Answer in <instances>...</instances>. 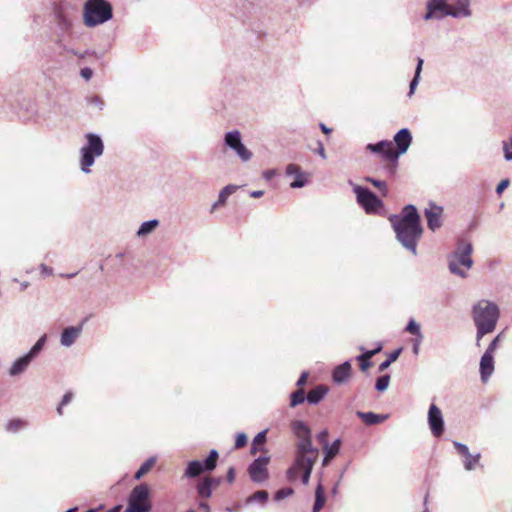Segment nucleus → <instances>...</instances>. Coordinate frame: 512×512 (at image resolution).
I'll return each instance as SVG.
<instances>
[{
	"instance_id": "dca6fc26",
	"label": "nucleus",
	"mask_w": 512,
	"mask_h": 512,
	"mask_svg": "<svg viewBox=\"0 0 512 512\" xmlns=\"http://www.w3.org/2000/svg\"><path fill=\"white\" fill-rule=\"evenodd\" d=\"M448 15V4L446 0H430L427 5L425 19L443 18Z\"/></svg>"
},
{
	"instance_id": "a211bd4d",
	"label": "nucleus",
	"mask_w": 512,
	"mask_h": 512,
	"mask_svg": "<svg viewBox=\"0 0 512 512\" xmlns=\"http://www.w3.org/2000/svg\"><path fill=\"white\" fill-rule=\"evenodd\" d=\"M443 208L435 204H430L429 208L425 209V216L427 219V225L429 229L435 231L441 226V215Z\"/></svg>"
},
{
	"instance_id": "7c9ffc66",
	"label": "nucleus",
	"mask_w": 512,
	"mask_h": 512,
	"mask_svg": "<svg viewBox=\"0 0 512 512\" xmlns=\"http://www.w3.org/2000/svg\"><path fill=\"white\" fill-rule=\"evenodd\" d=\"M226 144L232 149L237 148L241 144L240 133L238 131H232L225 136Z\"/></svg>"
},
{
	"instance_id": "603ef678",
	"label": "nucleus",
	"mask_w": 512,
	"mask_h": 512,
	"mask_svg": "<svg viewBox=\"0 0 512 512\" xmlns=\"http://www.w3.org/2000/svg\"><path fill=\"white\" fill-rule=\"evenodd\" d=\"M317 441L324 447L328 444V431L323 430L317 435Z\"/></svg>"
},
{
	"instance_id": "37998d69",
	"label": "nucleus",
	"mask_w": 512,
	"mask_h": 512,
	"mask_svg": "<svg viewBox=\"0 0 512 512\" xmlns=\"http://www.w3.org/2000/svg\"><path fill=\"white\" fill-rule=\"evenodd\" d=\"M293 493H294V490L292 488H289V487L282 488L276 492L275 499L281 500V499H284L286 497L293 495Z\"/></svg>"
},
{
	"instance_id": "393cba45",
	"label": "nucleus",
	"mask_w": 512,
	"mask_h": 512,
	"mask_svg": "<svg viewBox=\"0 0 512 512\" xmlns=\"http://www.w3.org/2000/svg\"><path fill=\"white\" fill-rule=\"evenodd\" d=\"M81 328L77 327H68L64 329L61 335V343L65 346H70L73 344L80 334Z\"/></svg>"
},
{
	"instance_id": "c756f323",
	"label": "nucleus",
	"mask_w": 512,
	"mask_h": 512,
	"mask_svg": "<svg viewBox=\"0 0 512 512\" xmlns=\"http://www.w3.org/2000/svg\"><path fill=\"white\" fill-rule=\"evenodd\" d=\"M197 492L201 498L209 499L212 496L213 488L207 483V481L203 478L197 484Z\"/></svg>"
},
{
	"instance_id": "8fccbe9b",
	"label": "nucleus",
	"mask_w": 512,
	"mask_h": 512,
	"mask_svg": "<svg viewBox=\"0 0 512 512\" xmlns=\"http://www.w3.org/2000/svg\"><path fill=\"white\" fill-rule=\"evenodd\" d=\"M251 498L256 501L265 502L268 499V493L265 490L257 491Z\"/></svg>"
},
{
	"instance_id": "7ed1b4c3",
	"label": "nucleus",
	"mask_w": 512,
	"mask_h": 512,
	"mask_svg": "<svg viewBox=\"0 0 512 512\" xmlns=\"http://www.w3.org/2000/svg\"><path fill=\"white\" fill-rule=\"evenodd\" d=\"M471 315L476 327V346L480 347L481 339L496 329L500 309L495 302L480 300L472 306Z\"/></svg>"
},
{
	"instance_id": "4d7b16f0",
	"label": "nucleus",
	"mask_w": 512,
	"mask_h": 512,
	"mask_svg": "<svg viewBox=\"0 0 512 512\" xmlns=\"http://www.w3.org/2000/svg\"><path fill=\"white\" fill-rule=\"evenodd\" d=\"M400 353H401L400 349L390 353V355L388 357V360L390 361V363L396 361V359L399 357Z\"/></svg>"
},
{
	"instance_id": "b1692460",
	"label": "nucleus",
	"mask_w": 512,
	"mask_h": 512,
	"mask_svg": "<svg viewBox=\"0 0 512 512\" xmlns=\"http://www.w3.org/2000/svg\"><path fill=\"white\" fill-rule=\"evenodd\" d=\"M357 416L366 424V425H375L379 424L386 420L387 416L375 414L373 412H357Z\"/></svg>"
},
{
	"instance_id": "c9c22d12",
	"label": "nucleus",
	"mask_w": 512,
	"mask_h": 512,
	"mask_svg": "<svg viewBox=\"0 0 512 512\" xmlns=\"http://www.w3.org/2000/svg\"><path fill=\"white\" fill-rule=\"evenodd\" d=\"M503 339H504V332L502 331L491 340L488 347L486 348V351L494 354L495 351L497 350V348L499 347L500 343L503 341Z\"/></svg>"
},
{
	"instance_id": "a18cd8bd",
	"label": "nucleus",
	"mask_w": 512,
	"mask_h": 512,
	"mask_svg": "<svg viewBox=\"0 0 512 512\" xmlns=\"http://www.w3.org/2000/svg\"><path fill=\"white\" fill-rule=\"evenodd\" d=\"M247 444V436L244 433H238L235 440V448H243Z\"/></svg>"
},
{
	"instance_id": "9b49d317",
	"label": "nucleus",
	"mask_w": 512,
	"mask_h": 512,
	"mask_svg": "<svg viewBox=\"0 0 512 512\" xmlns=\"http://www.w3.org/2000/svg\"><path fill=\"white\" fill-rule=\"evenodd\" d=\"M358 203L367 213H374L383 205L382 201L370 190L357 186L355 187Z\"/></svg>"
},
{
	"instance_id": "a878e982",
	"label": "nucleus",
	"mask_w": 512,
	"mask_h": 512,
	"mask_svg": "<svg viewBox=\"0 0 512 512\" xmlns=\"http://www.w3.org/2000/svg\"><path fill=\"white\" fill-rule=\"evenodd\" d=\"M31 360V355L27 354L16 360L10 368V375L16 376L22 373L28 367Z\"/></svg>"
},
{
	"instance_id": "bb28decb",
	"label": "nucleus",
	"mask_w": 512,
	"mask_h": 512,
	"mask_svg": "<svg viewBox=\"0 0 512 512\" xmlns=\"http://www.w3.org/2000/svg\"><path fill=\"white\" fill-rule=\"evenodd\" d=\"M326 503V496L324 487L318 484L315 490V503L313 506V512H320Z\"/></svg>"
},
{
	"instance_id": "052dcab7",
	"label": "nucleus",
	"mask_w": 512,
	"mask_h": 512,
	"mask_svg": "<svg viewBox=\"0 0 512 512\" xmlns=\"http://www.w3.org/2000/svg\"><path fill=\"white\" fill-rule=\"evenodd\" d=\"M262 195H263V191H260V190H258V191H253V192L251 193V197H253V198H259V197H261Z\"/></svg>"
},
{
	"instance_id": "20e7f679",
	"label": "nucleus",
	"mask_w": 512,
	"mask_h": 512,
	"mask_svg": "<svg viewBox=\"0 0 512 512\" xmlns=\"http://www.w3.org/2000/svg\"><path fill=\"white\" fill-rule=\"evenodd\" d=\"M472 253V242L465 236L456 237L455 249L450 253V274L466 279L474 264Z\"/></svg>"
},
{
	"instance_id": "58836bf2",
	"label": "nucleus",
	"mask_w": 512,
	"mask_h": 512,
	"mask_svg": "<svg viewBox=\"0 0 512 512\" xmlns=\"http://www.w3.org/2000/svg\"><path fill=\"white\" fill-rule=\"evenodd\" d=\"M234 150L236 151L238 156L244 161L249 160L252 156V153L242 143Z\"/></svg>"
},
{
	"instance_id": "09e8293b",
	"label": "nucleus",
	"mask_w": 512,
	"mask_h": 512,
	"mask_svg": "<svg viewBox=\"0 0 512 512\" xmlns=\"http://www.w3.org/2000/svg\"><path fill=\"white\" fill-rule=\"evenodd\" d=\"M43 343L44 338L39 339L27 355H31V359H33V357L42 349Z\"/></svg>"
},
{
	"instance_id": "f257e3e1",
	"label": "nucleus",
	"mask_w": 512,
	"mask_h": 512,
	"mask_svg": "<svg viewBox=\"0 0 512 512\" xmlns=\"http://www.w3.org/2000/svg\"><path fill=\"white\" fill-rule=\"evenodd\" d=\"M398 241L416 254L417 243L420 240L423 227L420 215L414 205H406L398 215L389 217Z\"/></svg>"
},
{
	"instance_id": "1a4fd4ad",
	"label": "nucleus",
	"mask_w": 512,
	"mask_h": 512,
	"mask_svg": "<svg viewBox=\"0 0 512 512\" xmlns=\"http://www.w3.org/2000/svg\"><path fill=\"white\" fill-rule=\"evenodd\" d=\"M291 429L298 438L295 452L318 457L319 451L312 445L310 428L303 421H294L291 424Z\"/></svg>"
},
{
	"instance_id": "f704fd0d",
	"label": "nucleus",
	"mask_w": 512,
	"mask_h": 512,
	"mask_svg": "<svg viewBox=\"0 0 512 512\" xmlns=\"http://www.w3.org/2000/svg\"><path fill=\"white\" fill-rule=\"evenodd\" d=\"M157 226H158L157 220H151V221L144 222L138 230V235L139 236L146 235V234L150 233L151 231H153Z\"/></svg>"
},
{
	"instance_id": "79ce46f5",
	"label": "nucleus",
	"mask_w": 512,
	"mask_h": 512,
	"mask_svg": "<svg viewBox=\"0 0 512 512\" xmlns=\"http://www.w3.org/2000/svg\"><path fill=\"white\" fill-rule=\"evenodd\" d=\"M25 426V422L20 420V419H13L11 420L8 425H7V429L9 431H17L19 430L20 428L24 427Z\"/></svg>"
},
{
	"instance_id": "ddd939ff",
	"label": "nucleus",
	"mask_w": 512,
	"mask_h": 512,
	"mask_svg": "<svg viewBox=\"0 0 512 512\" xmlns=\"http://www.w3.org/2000/svg\"><path fill=\"white\" fill-rule=\"evenodd\" d=\"M270 458L268 456H260L255 459L248 467V473L252 481L260 483L268 479V464Z\"/></svg>"
},
{
	"instance_id": "0e129e2a",
	"label": "nucleus",
	"mask_w": 512,
	"mask_h": 512,
	"mask_svg": "<svg viewBox=\"0 0 512 512\" xmlns=\"http://www.w3.org/2000/svg\"><path fill=\"white\" fill-rule=\"evenodd\" d=\"M66 512H77V508L76 507L75 508H71V509L67 510Z\"/></svg>"
},
{
	"instance_id": "864d4df0",
	"label": "nucleus",
	"mask_w": 512,
	"mask_h": 512,
	"mask_svg": "<svg viewBox=\"0 0 512 512\" xmlns=\"http://www.w3.org/2000/svg\"><path fill=\"white\" fill-rule=\"evenodd\" d=\"M235 469L234 467H230L227 471L226 479L229 483H233L235 480Z\"/></svg>"
},
{
	"instance_id": "72a5a7b5",
	"label": "nucleus",
	"mask_w": 512,
	"mask_h": 512,
	"mask_svg": "<svg viewBox=\"0 0 512 512\" xmlns=\"http://www.w3.org/2000/svg\"><path fill=\"white\" fill-rule=\"evenodd\" d=\"M305 401V391L300 388L291 394L290 405L295 407Z\"/></svg>"
},
{
	"instance_id": "5701e85b",
	"label": "nucleus",
	"mask_w": 512,
	"mask_h": 512,
	"mask_svg": "<svg viewBox=\"0 0 512 512\" xmlns=\"http://www.w3.org/2000/svg\"><path fill=\"white\" fill-rule=\"evenodd\" d=\"M340 445L341 441L337 439L331 445L328 443L327 446L323 447V450L325 452L323 466L328 465L329 462L338 454Z\"/></svg>"
},
{
	"instance_id": "2f4dec72",
	"label": "nucleus",
	"mask_w": 512,
	"mask_h": 512,
	"mask_svg": "<svg viewBox=\"0 0 512 512\" xmlns=\"http://www.w3.org/2000/svg\"><path fill=\"white\" fill-rule=\"evenodd\" d=\"M266 442V431L259 432L253 439L252 446H251V454L255 455L259 447L264 445Z\"/></svg>"
},
{
	"instance_id": "69168bd1",
	"label": "nucleus",
	"mask_w": 512,
	"mask_h": 512,
	"mask_svg": "<svg viewBox=\"0 0 512 512\" xmlns=\"http://www.w3.org/2000/svg\"><path fill=\"white\" fill-rule=\"evenodd\" d=\"M66 512H77V508L76 507L75 508H71V509L67 510Z\"/></svg>"
},
{
	"instance_id": "cd10ccee",
	"label": "nucleus",
	"mask_w": 512,
	"mask_h": 512,
	"mask_svg": "<svg viewBox=\"0 0 512 512\" xmlns=\"http://www.w3.org/2000/svg\"><path fill=\"white\" fill-rule=\"evenodd\" d=\"M236 190V186L228 185L224 187L220 193L217 202L212 206L211 212H213L218 206H222L226 203L227 198Z\"/></svg>"
},
{
	"instance_id": "de8ad7c7",
	"label": "nucleus",
	"mask_w": 512,
	"mask_h": 512,
	"mask_svg": "<svg viewBox=\"0 0 512 512\" xmlns=\"http://www.w3.org/2000/svg\"><path fill=\"white\" fill-rule=\"evenodd\" d=\"M406 330H407L409 333L413 334V335L420 336V327H419V325H418L415 321H413V320H411V321L408 323V325H407V327H406Z\"/></svg>"
},
{
	"instance_id": "0eeeda50",
	"label": "nucleus",
	"mask_w": 512,
	"mask_h": 512,
	"mask_svg": "<svg viewBox=\"0 0 512 512\" xmlns=\"http://www.w3.org/2000/svg\"><path fill=\"white\" fill-rule=\"evenodd\" d=\"M317 459L318 457H313L312 455L299 454L295 452L294 462L286 472L287 480L289 482H294L301 476L302 483L307 485Z\"/></svg>"
},
{
	"instance_id": "f3484780",
	"label": "nucleus",
	"mask_w": 512,
	"mask_h": 512,
	"mask_svg": "<svg viewBox=\"0 0 512 512\" xmlns=\"http://www.w3.org/2000/svg\"><path fill=\"white\" fill-rule=\"evenodd\" d=\"M471 14L470 0H450V17L461 19Z\"/></svg>"
},
{
	"instance_id": "473e14b6",
	"label": "nucleus",
	"mask_w": 512,
	"mask_h": 512,
	"mask_svg": "<svg viewBox=\"0 0 512 512\" xmlns=\"http://www.w3.org/2000/svg\"><path fill=\"white\" fill-rule=\"evenodd\" d=\"M422 66H423V59L422 58H418L417 59V67H416V71H415V76H414V78L412 79V81L410 83V92H409L410 95L414 93L415 87L418 84L419 76H420V73L422 71Z\"/></svg>"
},
{
	"instance_id": "2eb2a0df",
	"label": "nucleus",
	"mask_w": 512,
	"mask_h": 512,
	"mask_svg": "<svg viewBox=\"0 0 512 512\" xmlns=\"http://www.w3.org/2000/svg\"><path fill=\"white\" fill-rule=\"evenodd\" d=\"M494 354L485 350L480 358L479 372L483 383H486L494 372Z\"/></svg>"
},
{
	"instance_id": "774afa93",
	"label": "nucleus",
	"mask_w": 512,
	"mask_h": 512,
	"mask_svg": "<svg viewBox=\"0 0 512 512\" xmlns=\"http://www.w3.org/2000/svg\"><path fill=\"white\" fill-rule=\"evenodd\" d=\"M96 511H97L96 509H89L86 512H96Z\"/></svg>"
},
{
	"instance_id": "6e6552de",
	"label": "nucleus",
	"mask_w": 512,
	"mask_h": 512,
	"mask_svg": "<svg viewBox=\"0 0 512 512\" xmlns=\"http://www.w3.org/2000/svg\"><path fill=\"white\" fill-rule=\"evenodd\" d=\"M87 146L81 149V169L85 173H89L90 167L94 164V158L103 154L104 145L101 138L95 134L88 133L86 135Z\"/></svg>"
},
{
	"instance_id": "49530a36",
	"label": "nucleus",
	"mask_w": 512,
	"mask_h": 512,
	"mask_svg": "<svg viewBox=\"0 0 512 512\" xmlns=\"http://www.w3.org/2000/svg\"><path fill=\"white\" fill-rule=\"evenodd\" d=\"M57 18L62 28H69L71 26V21L62 13L61 10L57 11Z\"/></svg>"
},
{
	"instance_id": "680f3d73",
	"label": "nucleus",
	"mask_w": 512,
	"mask_h": 512,
	"mask_svg": "<svg viewBox=\"0 0 512 512\" xmlns=\"http://www.w3.org/2000/svg\"><path fill=\"white\" fill-rule=\"evenodd\" d=\"M318 145H319V150H318V152H319V154L324 158V157H325L324 147H323V145H322V143H321V142H318Z\"/></svg>"
},
{
	"instance_id": "6e6d98bb",
	"label": "nucleus",
	"mask_w": 512,
	"mask_h": 512,
	"mask_svg": "<svg viewBox=\"0 0 512 512\" xmlns=\"http://www.w3.org/2000/svg\"><path fill=\"white\" fill-rule=\"evenodd\" d=\"M81 76L85 78L86 80H89L92 76V71L89 68H83L81 70Z\"/></svg>"
},
{
	"instance_id": "aec40b11",
	"label": "nucleus",
	"mask_w": 512,
	"mask_h": 512,
	"mask_svg": "<svg viewBox=\"0 0 512 512\" xmlns=\"http://www.w3.org/2000/svg\"><path fill=\"white\" fill-rule=\"evenodd\" d=\"M286 174L289 176L295 175V180L291 183V187H303L307 181L305 175L301 173L300 167L296 164H289L286 168Z\"/></svg>"
},
{
	"instance_id": "412c9836",
	"label": "nucleus",
	"mask_w": 512,
	"mask_h": 512,
	"mask_svg": "<svg viewBox=\"0 0 512 512\" xmlns=\"http://www.w3.org/2000/svg\"><path fill=\"white\" fill-rule=\"evenodd\" d=\"M380 350H381V347H378L376 349H373V350H370V351H366V352H364L363 354H361V355H359L357 357V360L359 362V366H360L361 371L366 372L370 367H372L373 364L370 361V359L375 354L380 352Z\"/></svg>"
},
{
	"instance_id": "6ab92c4d",
	"label": "nucleus",
	"mask_w": 512,
	"mask_h": 512,
	"mask_svg": "<svg viewBox=\"0 0 512 512\" xmlns=\"http://www.w3.org/2000/svg\"><path fill=\"white\" fill-rule=\"evenodd\" d=\"M352 367L350 362H344L336 366L332 373L333 381L337 384L346 382L351 377Z\"/></svg>"
},
{
	"instance_id": "a19ab883",
	"label": "nucleus",
	"mask_w": 512,
	"mask_h": 512,
	"mask_svg": "<svg viewBox=\"0 0 512 512\" xmlns=\"http://www.w3.org/2000/svg\"><path fill=\"white\" fill-rule=\"evenodd\" d=\"M73 399V393L72 392H67L63 398H62V401L60 402L59 406L57 407V413L59 415H62L63 414V407L65 405H67L68 403L71 402V400Z\"/></svg>"
},
{
	"instance_id": "e2e57ef3",
	"label": "nucleus",
	"mask_w": 512,
	"mask_h": 512,
	"mask_svg": "<svg viewBox=\"0 0 512 512\" xmlns=\"http://www.w3.org/2000/svg\"><path fill=\"white\" fill-rule=\"evenodd\" d=\"M320 128L325 134H328L332 131V129L327 128L324 124H320Z\"/></svg>"
},
{
	"instance_id": "ea45409f",
	"label": "nucleus",
	"mask_w": 512,
	"mask_h": 512,
	"mask_svg": "<svg viewBox=\"0 0 512 512\" xmlns=\"http://www.w3.org/2000/svg\"><path fill=\"white\" fill-rule=\"evenodd\" d=\"M503 152L504 159L506 161H512V138H509V141L503 142Z\"/></svg>"
},
{
	"instance_id": "13d9d810",
	"label": "nucleus",
	"mask_w": 512,
	"mask_h": 512,
	"mask_svg": "<svg viewBox=\"0 0 512 512\" xmlns=\"http://www.w3.org/2000/svg\"><path fill=\"white\" fill-rule=\"evenodd\" d=\"M198 506L204 512H211L209 504L205 501L200 502Z\"/></svg>"
},
{
	"instance_id": "39448f33",
	"label": "nucleus",
	"mask_w": 512,
	"mask_h": 512,
	"mask_svg": "<svg viewBox=\"0 0 512 512\" xmlns=\"http://www.w3.org/2000/svg\"><path fill=\"white\" fill-rule=\"evenodd\" d=\"M149 494V486L145 483L140 484L131 491L126 509H123L121 505H116L107 512H149L152 507Z\"/></svg>"
},
{
	"instance_id": "3c124183",
	"label": "nucleus",
	"mask_w": 512,
	"mask_h": 512,
	"mask_svg": "<svg viewBox=\"0 0 512 512\" xmlns=\"http://www.w3.org/2000/svg\"><path fill=\"white\" fill-rule=\"evenodd\" d=\"M204 479L207 481V483L214 489L218 488L221 484V478L206 476Z\"/></svg>"
},
{
	"instance_id": "423d86ee",
	"label": "nucleus",
	"mask_w": 512,
	"mask_h": 512,
	"mask_svg": "<svg viewBox=\"0 0 512 512\" xmlns=\"http://www.w3.org/2000/svg\"><path fill=\"white\" fill-rule=\"evenodd\" d=\"M84 24L94 27L112 18V7L105 0H88L83 11Z\"/></svg>"
},
{
	"instance_id": "c03bdc74",
	"label": "nucleus",
	"mask_w": 512,
	"mask_h": 512,
	"mask_svg": "<svg viewBox=\"0 0 512 512\" xmlns=\"http://www.w3.org/2000/svg\"><path fill=\"white\" fill-rule=\"evenodd\" d=\"M510 185V180L508 178L502 179L496 186V194L501 196L505 189H507Z\"/></svg>"
},
{
	"instance_id": "f03ea898",
	"label": "nucleus",
	"mask_w": 512,
	"mask_h": 512,
	"mask_svg": "<svg viewBox=\"0 0 512 512\" xmlns=\"http://www.w3.org/2000/svg\"><path fill=\"white\" fill-rule=\"evenodd\" d=\"M394 142L396 148H394L393 142L387 140L367 145L368 150L378 154L381 160L385 162V167L390 175L395 174L399 156L407 151L412 142L410 131L406 128L398 131L394 136Z\"/></svg>"
},
{
	"instance_id": "c85d7f7f",
	"label": "nucleus",
	"mask_w": 512,
	"mask_h": 512,
	"mask_svg": "<svg viewBox=\"0 0 512 512\" xmlns=\"http://www.w3.org/2000/svg\"><path fill=\"white\" fill-rule=\"evenodd\" d=\"M156 464V459L151 457L149 459H147L141 466L140 468L138 469V471L136 472L135 474V479H140L142 478L144 475H146L147 473H149L152 468L155 466Z\"/></svg>"
},
{
	"instance_id": "5fc2aeb1",
	"label": "nucleus",
	"mask_w": 512,
	"mask_h": 512,
	"mask_svg": "<svg viewBox=\"0 0 512 512\" xmlns=\"http://www.w3.org/2000/svg\"><path fill=\"white\" fill-rule=\"evenodd\" d=\"M308 376H309L308 372H303L297 381V385L299 387L303 386L307 382Z\"/></svg>"
},
{
	"instance_id": "338daca9",
	"label": "nucleus",
	"mask_w": 512,
	"mask_h": 512,
	"mask_svg": "<svg viewBox=\"0 0 512 512\" xmlns=\"http://www.w3.org/2000/svg\"><path fill=\"white\" fill-rule=\"evenodd\" d=\"M265 176H266V178H268V179H269V178L271 177V172H266V173H265Z\"/></svg>"
},
{
	"instance_id": "4c0bfd02",
	"label": "nucleus",
	"mask_w": 512,
	"mask_h": 512,
	"mask_svg": "<svg viewBox=\"0 0 512 512\" xmlns=\"http://www.w3.org/2000/svg\"><path fill=\"white\" fill-rule=\"evenodd\" d=\"M367 181L370 182L374 187H376L383 196L387 195L388 189L384 181L376 180L373 178H367Z\"/></svg>"
},
{
	"instance_id": "bf43d9fd",
	"label": "nucleus",
	"mask_w": 512,
	"mask_h": 512,
	"mask_svg": "<svg viewBox=\"0 0 512 512\" xmlns=\"http://www.w3.org/2000/svg\"><path fill=\"white\" fill-rule=\"evenodd\" d=\"M391 365L390 361L387 359L386 361L382 362L379 366V371L382 372L386 370Z\"/></svg>"
},
{
	"instance_id": "4be33fe9",
	"label": "nucleus",
	"mask_w": 512,
	"mask_h": 512,
	"mask_svg": "<svg viewBox=\"0 0 512 512\" xmlns=\"http://www.w3.org/2000/svg\"><path fill=\"white\" fill-rule=\"evenodd\" d=\"M328 393V387L325 385H318L311 391H309L307 395V401L310 404H317L319 403L324 396Z\"/></svg>"
},
{
	"instance_id": "4468645a",
	"label": "nucleus",
	"mask_w": 512,
	"mask_h": 512,
	"mask_svg": "<svg viewBox=\"0 0 512 512\" xmlns=\"http://www.w3.org/2000/svg\"><path fill=\"white\" fill-rule=\"evenodd\" d=\"M428 422L430 429L435 437H439L443 434V418L440 409L435 405L431 404L428 412Z\"/></svg>"
},
{
	"instance_id": "9d476101",
	"label": "nucleus",
	"mask_w": 512,
	"mask_h": 512,
	"mask_svg": "<svg viewBox=\"0 0 512 512\" xmlns=\"http://www.w3.org/2000/svg\"><path fill=\"white\" fill-rule=\"evenodd\" d=\"M219 454L216 450H211L204 462L194 460L188 463L185 470V477L194 478L205 471H212L217 466Z\"/></svg>"
},
{
	"instance_id": "e433bc0d",
	"label": "nucleus",
	"mask_w": 512,
	"mask_h": 512,
	"mask_svg": "<svg viewBox=\"0 0 512 512\" xmlns=\"http://www.w3.org/2000/svg\"><path fill=\"white\" fill-rule=\"evenodd\" d=\"M389 381H390L389 375H383V376L379 377L376 381V386H375L376 390L379 392H383L384 390H386L389 385Z\"/></svg>"
},
{
	"instance_id": "f8f14e48",
	"label": "nucleus",
	"mask_w": 512,
	"mask_h": 512,
	"mask_svg": "<svg viewBox=\"0 0 512 512\" xmlns=\"http://www.w3.org/2000/svg\"><path fill=\"white\" fill-rule=\"evenodd\" d=\"M452 443L458 455L461 457L463 467L466 471L475 470L478 466L482 467L480 464L481 454L479 452L471 454L466 444L458 441H453Z\"/></svg>"
}]
</instances>
